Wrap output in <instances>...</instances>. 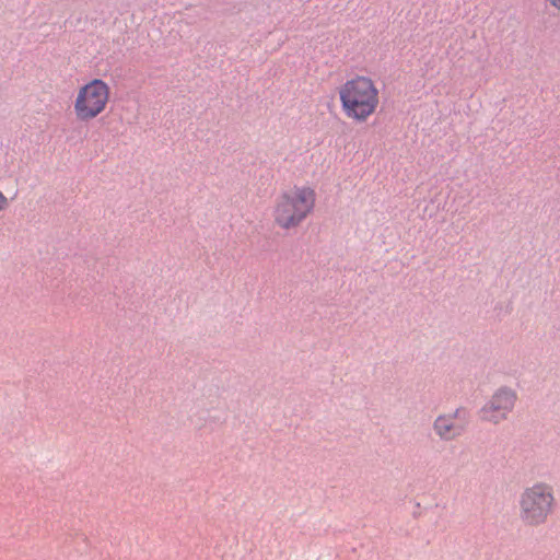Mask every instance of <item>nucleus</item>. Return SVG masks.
Listing matches in <instances>:
<instances>
[{"mask_svg":"<svg viewBox=\"0 0 560 560\" xmlns=\"http://www.w3.org/2000/svg\"><path fill=\"white\" fill-rule=\"evenodd\" d=\"M345 117L354 124H365L380 107L381 96L376 82L368 75H354L338 89Z\"/></svg>","mask_w":560,"mask_h":560,"instance_id":"f257e3e1","label":"nucleus"},{"mask_svg":"<svg viewBox=\"0 0 560 560\" xmlns=\"http://www.w3.org/2000/svg\"><path fill=\"white\" fill-rule=\"evenodd\" d=\"M316 206V191L308 185H293L283 189L275 199L271 215L282 230L298 228Z\"/></svg>","mask_w":560,"mask_h":560,"instance_id":"f03ea898","label":"nucleus"},{"mask_svg":"<svg viewBox=\"0 0 560 560\" xmlns=\"http://www.w3.org/2000/svg\"><path fill=\"white\" fill-rule=\"evenodd\" d=\"M557 506L553 487L538 481L523 489L518 498V516L523 524L538 527L548 522Z\"/></svg>","mask_w":560,"mask_h":560,"instance_id":"7ed1b4c3","label":"nucleus"},{"mask_svg":"<svg viewBox=\"0 0 560 560\" xmlns=\"http://www.w3.org/2000/svg\"><path fill=\"white\" fill-rule=\"evenodd\" d=\"M110 101V86L102 79H92L78 88L73 115L80 122H90L102 115Z\"/></svg>","mask_w":560,"mask_h":560,"instance_id":"20e7f679","label":"nucleus"},{"mask_svg":"<svg viewBox=\"0 0 560 560\" xmlns=\"http://www.w3.org/2000/svg\"><path fill=\"white\" fill-rule=\"evenodd\" d=\"M517 395L515 390L502 387L499 388L481 408L480 417L485 421L499 423L508 418L513 410Z\"/></svg>","mask_w":560,"mask_h":560,"instance_id":"39448f33","label":"nucleus"},{"mask_svg":"<svg viewBox=\"0 0 560 560\" xmlns=\"http://www.w3.org/2000/svg\"><path fill=\"white\" fill-rule=\"evenodd\" d=\"M467 424V413L464 409L446 416H440L434 421V430L444 440H452L462 434Z\"/></svg>","mask_w":560,"mask_h":560,"instance_id":"423d86ee","label":"nucleus"},{"mask_svg":"<svg viewBox=\"0 0 560 560\" xmlns=\"http://www.w3.org/2000/svg\"><path fill=\"white\" fill-rule=\"evenodd\" d=\"M9 207L8 197L0 190V212L7 210Z\"/></svg>","mask_w":560,"mask_h":560,"instance_id":"0eeeda50","label":"nucleus"},{"mask_svg":"<svg viewBox=\"0 0 560 560\" xmlns=\"http://www.w3.org/2000/svg\"><path fill=\"white\" fill-rule=\"evenodd\" d=\"M546 1L552 9L560 11V0H546Z\"/></svg>","mask_w":560,"mask_h":560,"instance_id":"6e6552de","label":"nucleus"}]
</instances>
